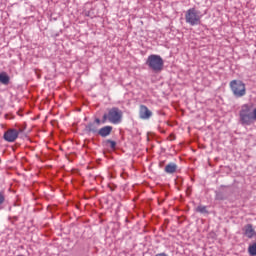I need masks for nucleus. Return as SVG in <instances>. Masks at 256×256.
<instances>
[{
	"label": "nucleus",
	"mask_w": 256,
	"mask_h": 256,
	"mask_svg": "<svg viewBox=\"0 0 256 256\" xmlns=\"http://www.w3.org/2000/svg\"><path fill=\"white\" fill-rule=\"evenodd\" d=\"M106 145H110L112 149H115L117 147V142L113 140H106Z\"/></svg>",
	"instance_id": "nucleus-16"
},
{
	"label": "nucleus",
	"mask_w": 256,
	"mask_h": 256,
	"mask_svg": "<svg viewBox=\"0 0 256 256\" xmlns=\"http://www.w3.org/2000/svg\"><path fill=\"white\" fill-rule=\"evenodd\" d=\"M239 116L241 125H253V112L251 111V106H249V104L242 105Z\"/></svg>",
	"instance_id": "nucleus-5"
},
{
	"label": "nucleus",
	"mask_w": 256,
	"mask_h": 256,
	"mask_svg": "<svg viewBox=\"0 0 256 256\" xmlns=\"http://www.w3.org/2000/svg\"><path fill=\"white\" fill-rule=\"evenodd\" d=\"M227 197H228V194H227V191L224 188L215 192V199L217 201H225V199H227Z\"/></svg>",
	"instance_id": "nucleus-11"
},
{
	"label": "nucleus",
	"mask_w": 256,
	"mask_h": 256,
	"mask_svg": "<svg viewBox=\"0 0 256 256\" xmlns=\"http://www.w3.org/2000/svg\"><path fill=\"white\" fill-rule=\"evenodd\" d=\"M248 253L250 256H256V242L248 247Z\"/></svg>",
	"instance_id": "nucleus-14"
},
{
	"label": "nucleus",
	"mask_w": 256,
	"mask_h": 256,
	"mask_svg": "<svg viewBox=\"0 0 256 256\" xmlns=\"http://www.w3.org/2000/svg\"><path fill=\"white\" fill-rule=\"evenodd\" d=\"M244 235H246L248 239H253L255 236V229H253V225L248 224L244 227Z\"/></svg>",
	"instance_id": "nucleus-12"
},
{
	"label": "nucleus",
	"mask_w": 256,
	"mask_h": 256,
	"mask_svg": "<svg viewBox=\"0 0 256 256\" xmlns=\"http://www.w3.org/2000/svg\"><path fill=\"white\" fill-rule=\"evenodd\" d=\"M177 169L178 166L177 164L170 162L169 164H167L164 168L165 173H167L168 175H173V173H177Z\"/></svg>",
	"instance_id": "nucleus-10"
},
{
	"label": "nucleus",
	"mask_w": 256,
	"mask_h": 256,
	"mask_svg": "<svg viewBox=\"0 0 256 256\" xmlns=\"http://www.w3.org/2000/svg\"><path fill=\"white\" fill-rule=\"evenodd\" d=\"M203 17V14H201V11L190 8L185 13V21L188 23V25H191V27H195V25H201V18Z\"/></svg>",
	"instance_id": "nucleus-3"
},
{
	"label": "nucleus",
	"mask_w": 256,
	"mask_h": 256,
	"mask_svg": "<svg viewBox=\"0 0 256 256\" xmlns=\"http://www.w3.org/2000/svg\"><path fill=\"white\" fill-rule=\"evenodd\" d=\"M19 133H23V129H9L4 133V139L8 141V143H14V141H17V137H19Z\"/></svg>",
	"instance_id": "nucleus-6"
},
{
	"label": "nucleus",
	"mask_w": 256,
	"mask_h": 256,
	"mask_svg": "<svg viewBox=\"0 0 256 256\" xmlns=\"http://www.w3.org/2000/svg\"><path fill=\"white\" fill-rule=\"evenodd\" d=\"M107 121L108 123H112V125H119L123 121V111L117 107L108 109L102 117V124L105 125Z\"/></svg>",
	"instance_id": "nucleus-1"
},
{
	"label": "nucleus",
	"mask_w": 256,
	"mask_h": 256,
	"mask_svg": "<svg viewBox=\"0 0 256 256\" xmlns=\"http://www.w3.org/2000/svg\"><path fill=\"white\" fill-rule=\"evenodd\" d=\"M229 87H230L234 97H236L237 99H239L241 97H245L247 95V88H246L245 84L243 83V81H241V80L230 81Z\"/></svg>",
	"instance_id": "nucleus-4"
},
{
	"label": "nucleus",
	"mask_w": 256,
	"mask_h": 256,
	"mask_svg": "<svg viewBox=\"0 0 256 256\" xmlns=\"http://www.w3.org/2000/svg\"><path fill=\"white\" fill-rule=\"evenodd\" d=\"M109 189L111 190V191H115V189H117V186L116 185H109Z\"/></svg>",
	"instance_id": "nucleus-19"
},
{
	"label": "nucleus",
	"mask_w": 256,
	"mask_h": 256,
	"mask_svg": "<svg viewBox=\"0 0 256 256\" xmlns=\"http://www.w3.org/2000/svg\"><path fill=\"white\" fill-rule=\"evenodd\" d=\"M9 75H7V73L2 72L0 73V83H2V85H9Z\"/></svg>",
	"instance_id": "nucleus-13"
},
{
	"label": "nucleus",
	"mask_w": 256,
	"mask_h": 256,
	"mask_svg": "<svg viewBox=\"0 0 256 256\" xmlns=\"http://www.w3.org/2000/svg\"><path fill=\"white\" fill-rule=\"evenodd\" d=\"M197 213L207 214L209 211H207V206L200 205L196 208Z\"/></svg>",
	"instance_id": "nucleus-15"
},
{
	"label": "nucleus",
	"mask_w": 256,
	"mask_h": 256,
	"mask_svg": "<svg viewBox=\"0 0 256 256\" xmlns=\"http://www.w3.org/2000/svg\"><path fill=\"white\" fill-rule=\"evenodd\" d=\"M112 131L113 126H104L98 130V135H100V137H109Z\"/></svg>",
	"instance_id": "nucleus-8"
},
{
	"label": "nucleus",
	"mask_w": 256,
	"mask_h": 256,
	"mask_svg": "<svg viewBox=\"0 0 256 256\" xmlns=\"http://www.w3.org/2000/svg\"><path fill=\"white\" fill-rule=\"evenodd\" d=\"M92 123H95V125H97V127H99V125H101V123H103V120H101L99 118H95L94 122H92Z\"/></svg>",
	"instance_id": "nucleus-18"
},
{
	"label": "nucleus",
	"mask_w": 256,
	"mask_h": 256,
	"mask_svg": "<svg viewBox=\"0 0 256 256\" xmlns=\"http://www.w3.org/2000/svg\"><path fill=\"white\" fill-rule=\"evenodd\" d=\"M139 117L143 120L151 119V117H153V112H151L147 106L140 105Z\"/></svg>",
	"instance_id": "nucleus-7"
},
{
	"label": "nucleus",
	"mask_w": 256,
	"mask_h": 256,
	"mask_svg": "<svg viewBox=\"0 0 256 256\" xmlns=\"http://www.w3.org/2000/svg\"><path fill=\"white\" fill-rule=\"evenodd\" d=\"M19 218L17 216H14V221H17Z\"/></svg>",
	"instance_id": "nucleus-21"
},
{
	"label": "nucleus",
	"mask_w": 256,
	"mask_h": 256,
	"mask_svg": "<svg viewBox=\"0 0 256 256\" xmlns=\"http://www.w3.org/2000/svg\"><path fill=\"white\" fill-rule=\"evenodd\" d=\"M146 65L150 71H153V73H161V71H163L165 62L161 56L157 54H151L146 60Z\"/></svg>",
	"instance_id": "nucleus-2"
},
{
	"label": "nucleus",
	"mask_w": 256,
	"mask_h": 256,
	"mask_svg": "<svg viewBox=\"0 0 256 256\" xmlns=\"http://www.w3.org/2000/svg\"><path fill=\"white\" fill-rule=\"evenodd\" d=\"M155 256H169V255H167L165 252H162V253L156 254Z\"/></svg>",
	"instance_id": "nucleus-20"
},
{
	"label": "nucleus",
	"mask_w": 256,
	"mask_h": 256,
	"mask_svg": "<svg viewBox=\"0 0 256 256\" xmlns=\"http://www.w3.org/2000/svg\"><path fill=\"white\" fill-rule=\"evenodd\" d=\"M163 165V162L160 163V167Z\"/></svg>",
	"instance_id": "nucleus-22"
},
{
	"label": "nucleus",
	"mask_w": 256,
	"mask_h": 256,
	"mask_svg": "<svg viewBox=\"0 0 256 256\" xmlns=\"http://www.w3.org/2000/svg\"><path fill=\"white\" fill-rule=\"evenodd\" d=\"M5 203V193L0 192V207Z\"/></svg>",
	"instance_id": "nucleus-17"
},
{
	"label": "nucleus",
	"mask_w": 256,
	"mask_h": 256,
	"mask_svg": "<svg viewBox=\"0 0 256 256\" xmlns=\"http://www.w3.org/2000/svg\"><path fill=\"white\" fill-rule=\"evenodd\" d=\"M85 131H86V133L98 134V133H99V126H97V124H95V123H93V122H89V123L85 126Z\"/></svg>",
	"instance_id": "nucleus-9"
}]
</instances>
